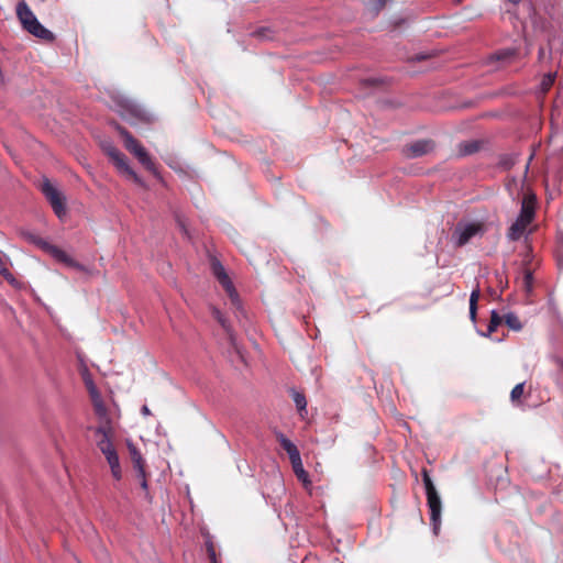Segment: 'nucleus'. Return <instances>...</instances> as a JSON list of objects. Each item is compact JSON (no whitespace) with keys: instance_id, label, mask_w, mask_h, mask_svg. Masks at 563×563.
<instances>
[{"instance_id":"nucleus-1","label":"nucleus","mask_w":563,"mask_h":563,"mask_svg":"<svg viewBox=\"0 0 563 563\" xmlns=\"http://www.w3.org/2000/svg\"><path fill=\"white\" fill-rule=\"evenodd\" d=\"M16 15L23 29L30 34L46 42L54 41V34L38 22L25 1L18 3Z\"/></svg>"},{"instance_id":"nucleus-2","label":"nucleus","mask_w":563,"mask_h":563,"mask_svg":"<svg viewBox=\"0 0 563 563\" xmlns=\"http://www.w3.org/2000/svg\"><path fill=\"white\" fill-rule=\"evenodd\" d=\"M118 132L123 140L124 147L133 154L148 172L157 176L158 173L155 163L152 161L144 146L125 128L118 126Z\"/></svg>"},{"instance_id":"nucleus-3","label":"nucleus","mask_w":563,"mask_h":563,"mask_svg":"<svg viewBox=\"0 0 563 563\" xmlns=\"http://www.w3.org/2000/svg\"><path fill=\"white\" fill-rule=\"evenodd\" d=\"M422 481L426 487L428 507L430 509V521L434 532L438 533L442 510L441 498L427 470L422 471Z\"/></svg>"},{"instance_id":"nucleus-4","label":"nucleus","mask_w":563,"mask_h":563,"mask_svg":"<svg viewBox=\"0 0 563 563\" xmlns=\"http://www.w3.org/2000/svg\"><path fill=\"white\" fill-rule=\"evenodd\" d=\"M103 152L121 174L132 179L139 186L145 187L143 179L129 165L126 156L114 145L111 143L104 144Z\"/></svg>"},{"instance_id":"nucleus-5","label":"nucleus","mask_w":563,"mask_h":563,"mask_svg":"<svg viewBox=\"0 0 563 563\" xmlns=\"http://www.w3.org/2000/svg\"><path fill=\"white\" fill-rule=\"evenodd\" d=\"M211 271H212L213 276L217 278L219 284L222 286V288L227 292L232 306H234L235 308L239 309L241 306V300H240L239 294L231 280V278L229 277L228 273L225 272L223 265L218 260L213 258L211 261Z\"/></svg>"},{"instance_id":"nucleus-6","label":"nucleus","mask_w":563,"mask_h":563,"mask_svg":"<svg viewBox=\"0 0 563 563\" xmlns=\"http://www.w3.org/2000/svg\"><path fill=\"white\" fill-rule=\"evenodd\" d=\"M34 242L45 252H47L49 255H52L56 261L65 264L68 267L75 268L79 272H87V268L75 261L71 256H69L65 251L62 249L46 242L43 239H36Z\"/></svg>"},{"instance_id":"nucleus-7","label":"nucleus","mask_w":563,"mask_h":563,"mask_svg":"<svg viewBox=\"0 0 563 563\" xmlns=\"http://www.w3.org/2000/svg\"><path fill=\"white\" fill-rule=\"evenodd\" d=\"M41 190L49 201L55 214L62 218L66 213L65 198L62 192L47 178L43 179Z\"/></svg>"},{"instance_id":"nucleus-8","label":"nucleus","mask_w":563,"mask_h":563,"mask_svg":"<svg viewBox=\"0 0 563 563\" xmlns=\"http://www.w3.org/2000/svg\"><path fill=\"white\" fill-rule=\"evenodd\" d=\"M485 231V227L482 222H472L465 225L459 224L455 229V234H457V246H463L470 242L472 238L477 234H483Z\"/></svg>"},{"instance_id":"nucleus-9","label":"nucleus","mask_w":563,"mask_h":563,"mask_svg":"<svg viewBox=\"0 0 563 563\" xmlns=\"http://www.w3.org/2000/svg\"><path fill=\"white\" fill-rule=\"evenodd\" d=\"M434 150V142L432 140H418L407 144L402 148V154L407 158H417L429 154Z\"/></svg>"},{"instance_id":"nucleus-10","label":"nucleus","mask_w":563,"mask_h":563,"mask_svg":"<svg viewBox=\"0 0 563 563\" xmlns=\"http://www.w3.org/2000/svg\"><path fill=\"white\" fill-rule=\"evenodd\" d=\"M88 388H89V393H90L91 400H92L93 411H95L96 416L99 418L100 424H106V423L111 424V419L108 415L107 407H106L100 394L97 391L95 385L92 383H90Z\"/></svg>"},{"instance_id":"nucleus-11","label":"nucleus","mask_w":563,"mask_h":563,"mask_svg":"<svg viewBox=\"0 0 563 563\" xmlns=\"http://www.w3.org/2000/svg\"><path fill=\"white\" fill-rule=\"evenodd\" d=\"M97 437V446L102 451H107L113 446L112 437H113V428L112 424H99L95 431Z\"/></svg>"},{"instance_id":"nucleus-12","label":"nucleus","mask_w":563,"mask_h":563,"mask_svg":"<svg viewBox=\"0 0 563 563\" xmlns=\"http://www.w3.org/2000/svg\"><path fill=\"white\" fill-rule=\"evenodd\" d=\"M536 217V197L534 195H526L521 201L520 213L518 219L531 224Z\"/></svg>"},{"instance_id":"nucleus-13","label":"nucleus","mask_w":563,"mask_h":563,"mask_svg":"<svg viewBox=\"0 0 563 563\" xmlns=\"http://www.w3.org/2000/svg\"><path fill=\"white\" fill-rule=\"evenodd\" d=\"M102 454L104 455V457L111 468L112 476L117 481L121 479L122 471H121L119 456H118V453H117L114 446H112L111 449H109L107 451H102Z\"/></svg>"},{"instance_id":"nucleus-14","label":"nucleus","mask_w":563,"mask_h":563,"mask_svg":"<svg viewBox=\"0 0 563 563\" xmlns=\"http://www.w3.org/2000/svg\"><path fill=\"white\" fill-rule=\"evenodd\" d=\"M277 440L280 446L287 452L290 463L296 462V460L301 457L298 448L283 433L277 434Z\"/></svg>"},{"instance_id":"nucleus-15","label":"nucleus","mask_w":563,"mask_h":563,"mask_svg":"<svg viewBox=\"0 0 563 563\" xmlns=\"http://www.w3.org/2000/svg\"><path fill=\"white\" fill-rule=\"evenodd\" d=\"M128 450H129V454H130L131 461L133 463L134 470L136 471V473H142L143 470H145V461L142 457L141 452L132 443H128Z\"/></svg>"},{"instance_id":"nucleus-16","label":"nucleus","mask_w":563,"mask_h":563,"mask_svg":"<svg viewBox=\"0 0 563 563\" xmlns=\"http://www.w3.org/2000/svg\"><path fill=\"white\" fill-rule=\"evenodd\" d=\"M529 223H526L525 221L517 218L516 221L508 229L507 238L510 241H518L523 235Z\"/></svg>"},{"instance_id":"nucleus-17","label":"nucleus","mask_w":563,"mask_h":563,"mask_svg":"<svg viewBox=\"0 0 563 563\" xmlns=\"http://www.w3.org/2000/svg\"><path fill=\"white\" fill-rule=\"evenodd\" d=\"M294 473L296 474L297 478L302 482L305 487H308L311 485V482L309 479V474L307 471H305L301 457L299 460H296V462L291 463Z\"/></svg>"},{"instance_id":"nucleus-18","label":"nucleus","mask_w":563,"mask_h":563,"mask_svg":"<svg viewBox=\"0 0 563 563\" xmlns=\"http://www.w3.org/2000/svg\"><path fill=\"white\" fill-rule=\"evenodd\" d=\"M481 296L479 287L477 286L475 289H473L471 296H470V318L473 322L476 320V313H477V302Z\"/></svg>"},{"instance_id":"nucleus-19","label":"nucleus","mask_w":563,"mask_h":563,"mask_svg":"<svg viewBox=\"0 0 563 563\" xmlns=\"http://www.w3.org/2000/svg\"><path fill=\"white\" fill-rule=\"evenodd\" d=\"M291 396L300 415H302L303 412L307 413L306 396L302 393L296 390H291Z\"/></svg>"},{"instance_id":"nucleus-20","label":"nucleus","mask_w":563,"mask_h":563,"mask_svg":"<svg viewBox=\"0 0 563 563\" xmlns=\"http://www.w3.org/2000/svg\"><path fill=\"white\" fill-rule=\"evenodd\" d=\"M504 322L507 324V327L514 331H519L522 328V324L519 320V318L514 313H507L504 317Z\"/></svg>"},{"instance_id":"nucleus-21","label":"nucleus","mask_w":563,"mask_h":563,"mask_svg":"<svg viewBox=\"0 0 563 563\" xmlns=\"http://www.w3.org/2000/svg\"><path fill=\"white\" fill-rule=\"evenodd\" d=\"M504 321V317H500L495 310L492 311L489 324L487 328L488 334H492Z\"/></svg>"},{"instance_id":"nucleus-22","label":"nucleus","mask_w":563,"mask_h":563,"mask_svg":"<svg viewBox=\"0 0 563 563\" xmlns=\"http://www.w3.org/2000/svg\"><path fill=\"white\" fill-rule=\"evenodd\" d=\"M211 314L220 323V325L229 333L230 325L228 323V320L224 318L223 313L218 308L212 307Z\"/></svg>"},{"instance_id":"nucleus-23","label":"nucleus","mask_w":563,"mask_h":563,"mask_svg":"<svg viewBox=\"0 0 563 563\" xmlns=\"http://www.w3.org/2000/svg\"><path fill=\"white\" fill-rule=\"evenodd\" d=\"M0 275L9 282L11 285H14L16 283L14 276L11 274V272L7 268L5 263L0 255Z\"/></svg>"},{"instance_id":"nucleus-24","label":"nucleus","mask_w":563,"mask_h":563,"mask_svg":"<svg viewBox=\"0 0 563 563\" xmlns=\"http://www.w3.org/2000/svg\"><path fill=\"white\" fill-rule=\"evenodd\" d=\"M554 80H555V74H547L543 76L542 80H541V90L542 92H548L550 90V88L553 86L554 84Z\"/></svg>"},{"instance_id":"nucleus-25","label":"nucleus","mask_w":563,"mask_h":563,"mask_svg":"<svg viewBox=\"0 0 563 563\" xmlns=\"http://www.w3.org/2000/svg\"><path fill=\"white\" fill-rule=\"evenodd\" d=\"M525 393V383L517 384L510 391V399L512 402H517L520 400Z\"/></svg>"},{"instance_id":"nucleus-26","label":"nucleus","mask_w":563,"mask_h":563,"mask_svg":"<svg viewBox=\"0 0 563 563\" xmlns=\"http://www.w3.org/2000/svg\"><path fill=\"white\" fill-rule=\"evenodd\" d=\"M516 54L515 49H504L500 52H497L494 56L497 60H505L510 57H512Z\"/></svg>"},{"instance_id":"nucleus-27","label":"nucleus","mask_w":563,"mask_h":563,"mask_svg":"<svg viewBox=\"0 0 563 563\" xmlns=\"http://www.w3.org/2000/svg\"><path fill=\"white\" fill-rule=\"evenodd\" d=\"M478 148H479V145L477 142H468V143L463 144L462 152H463V154H473V153L477 152Z\"/></svg>"},{"instance_id":"nucleus-28","label":"nucleus","mask_w":563,"mask_h":563,"mask_svg":"<svg viewBox=\"0 0 563 563\" xmlns=\"http://www.w3.org/2000/svg\"><path fill=\"white\" fill-rule=\"evenodd\" d=\"M137 478L140 479L142 489H144L145 493H146L145 497L150 499V494L147 492L148 486H147V479H146V472H145V470H143L142 473H137Z\"/></svg>"},{"instance_id":"nucleus-29","label":"nucleus","mask_w":563,"mask_h":563,"mask_svg":"<svg viewBox=\"0 0 563 563\" xmlns=\"http://www.w3.org/2000/svg\"><path fill=\"white\" fill-rule=\"evenodd\" d=\"M389 0H375V5H374V10L376 12H379L380 10H383L385 8V5L387 4Z\"/></svg>"},{"instance_id":"nucleus-30","label":"nucleus","mask_w":563,"mask_h":563,"mask_svg":"<svg viewBox=\"0 0 563 563\" xmlns=\"http://www.w3.org/2000/svg\"><path fill=\"white\" fill-rule=\"evenodd\" d=\"M531 279H532L531 273L530 272H526V274H525V282H526V284L529 285Z\"/></svg>"},{"instance_id":"nucleus-31","label":"nucleus","mask_w":563,"mask_h":563,"mask_svg":"<svg viewBox=\"0 0 563 563\" xmlns=\"http://www.w3.org/2000/svg\"><path fill=\"white\" fill-rule=\"evenodd\" d=\"M142 413L144 416H150L151 415V410L148 409V407L146 405H144L141 409Z\"/></svg>"},{"instance_id":"nucleus-32","label":"nucleus","mask_w":563,"mask_h":563,"mask_svg":"<svg viewBox=\"0 0 563 563\" xmlns=\"http://www.w3.org/2000/svg\"><path fill=\"white\" fill-rule=\"evenodd\" d=\"M208 552H209V556H210V559H211L212 563H216V553H214V550H213V549H209V550H208Z\"/></svg>"},{"instance_id":"nucleus-33","label":"nucleus","mask_w":563,"mask_h":563,"mask_svg":"<svg viewBox=\"0 0 563 563\" xmlns=\"http://www.w3.org/2000/svg\"><path fill=\"white\" fill-rule=\"evenodd\" d=\"M366 82H368L371 85H376L377 80L376 79H368V80H366Z\"/></svg>"},{"instance_id":"nucleus-34","label":"nucleus","mask_w":563,"mask_h":563,"mask_svg":"<svg viewBox=\"0 0 563 563\" xmlns=\"http://www.w3.org/2000/svg\"><path fill=\"white\" fill-rule=\"evenodd\" d=\"M424 58H426L424 55H417L415 59L416 60H421V59H424Z\"/></svg>"}]
</instances>
